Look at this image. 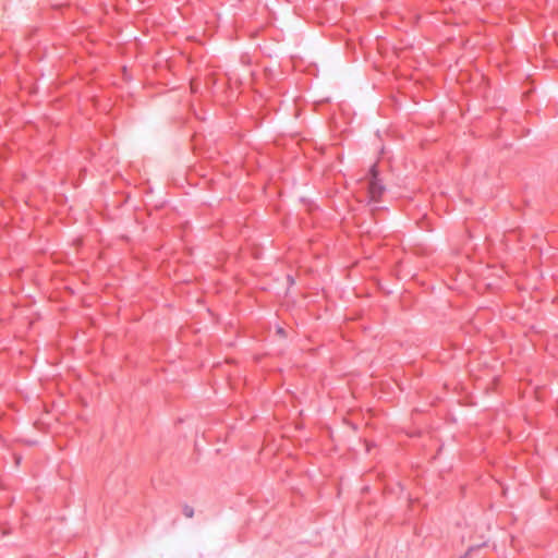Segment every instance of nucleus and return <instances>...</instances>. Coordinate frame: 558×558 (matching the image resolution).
I'll use <instances>...</instances> for the list:
<instances>
[{"label": "nucleus", "mask_w": 558, "mask_h": 558, "mask_svg": "<svg viewBox=\"0 0 558 558\" xmlns=\"http://www.w3.org/2000/svg\"><path fill=\"white\" fill-rule=\"evenodd\" d=\"M371 180L368 184V196L371 202H377L383 193V186L377 181L375 166L371 169Z\"/></svg>", "instance_id": "f257e3e1"}, {"label": "nucleus", "mask_w": 558, "mask_h": 558, "mask_svg": "<svg viewBox=\"0 0 558 558\" xmlns=\"http://www.w3.org/2000/svg\"><path fill=\"white\" fill-rule=\"evenodd\" d=\"M183 513H184V515H185L186 518H192V517L194 515V510H193V508H192V507L186 506V507H184V509H183Z\"/></svg>", "instance_id": "f03ea898"}, {"label": "nucleus", "mask_w": 558, "mask_h": 558, "mask_svg": "<svg viewBox=\"0 0 558 558\" xmlns=\"http://www.w3.org/2000/svg\"><path fill=\"white\" fill-rule=\"evenodd\" d=\"M277 332H278L280 336H282V337H284V336H286L284 330H283L282 328H278V329H277Z\"/></svg>", "instance_id": "7ed1b4c3"}]
</instances>
